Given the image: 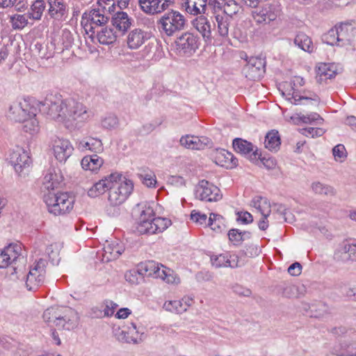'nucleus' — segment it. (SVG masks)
I'll use <instances>...</instances> for the list:
<instances>
[{
    "label": "nucleus",
    "instance_id": "obj_1",
    "mask_svg": "<svg viewBox=\"0 0 356 356\" xmlns=\"http://www.w3.org/2000/svg\"><path fill=\"white\" fill-rule=\"evenodd\" d=\"M35 104L40 106L41 113L63 123L67 129L74 128L77 122L86 121L90 118V112L83 104L73 98L62 99L56 95H50L43 102L38 104L31 99L14 102L10 106L9 117L19 122L35 117L38 111Z\"/></svg>",
    "mask_w": 356,
    "mask_h": 356
},
{
    "label": "nucleus",
    "instance_id": "obj_2",
    "mask_svg": "<svg viewBox=\"0 0 356 356\" xmlns=\"http://www.w3.org/2000/svg\"><path fill=\"white\" fill-rule=\"evenodd\" d=\"M63 180L59 169L50 168L45 174L41 191L44 193L43 199L49 213L55 216L69 213L74 207V197L67 193H54L51 191L57 188Z\"/></svg>",
    "mask_w": 356,
    "mask_h": 356
},
{
    "label": "nucleus",
    "instance_id": "obj_3",
    "mask_svg": "<svg viewBox=\"0 0 356 356\" xmlns=\"http://www.w3.org/2000/svg\"><path fill=\"white\" fill-rule=\"evenodd\" d=\"M140 214L136 230L140 234H154L163 232L171 224L168 218H154L153 209L146 204H138L134 209Z\"/></svg>",
    "mask_w": 356,
    "mask_h": 356
},
{
    "label": "nucleus",
    "instance_id": "obj_4",
    "mask_svg": "<svg viewBox=\"0 0 356 356\" xmlns=\"http://www.w3.org/2000/svg\"><path fill=\"white\" fill-rule=\"evenodd\" d=\"M43 319L49 325L58 330H72L76 327L79 322L77 312L69 307H51L43 313Z\"/></svg>",
    "mask_w": 356,
    "mask_h": 356
},
{
    "label": "nucleus",
    "instance_id": "obj_5",
    "mask_svg": "<svg viewBox=\"0 0 356 356\" xmlns=\"http://www.w3.org/2000/svg\"><path fill=\"white\" fill-rule=\"evenodd\" d=\"M186 20L183 15L175 10H168L157 21V26L161 33L172 36L184 29Z\"/></svg>",
    "mask_w": 356,
    "mask_h": 356
},
{
    "label": "nucleus",
    "instance_id": "obj_6",
    "mask_svg": "<svg viewBox=\"0 0 356 356\" xmlns=\"http://www.w3.org/2000/svg\"><path fill=\"white\" fill-rule=\"evenodd\" d=\"M138 272L143 276L161 278L168 284L180 282L179 278L171 273L170 269L165 268L163 265L160 266L154 261L140 263L138 266Z\"/></svg>",
    "mask_w": 356,
    "mask_h": 356
},
{
    "label": "nucleus",
    "instance_id": "obj_7",
    "mask_svg": "<svg viewBox=\"0 0 356 356\" xmlns=\"http://www.w3.org/2000/svg\"><path fill=\"white\" fill-rule=\"evenodd\" d=\"M122 180V176L119 175L115 178L108 190V201L111 204L117 206L125 201L134 189V184L129 179Z\"/></svg>",
    "mask_w": 356,
    "mask_h": 356
},
{
    "label": "nucleus",
    "instance_id": "obj_8",
    "mask_svg": "<svg viewBox=\"0 0 356 356\" xmlns=\"http://www.w3.org/2000/svg\"><path fill=\"white\" fill-rule=\"evenodd\" d=\"M47 261L40 259L35 266L30 268L26 275L25 284L29 291L38 289L44 282Z\"/></svg>",
    "mask_w": 356,
    "mask_h": 356
},
{
    "label": "nucleus",
    "instance_id": "obj_9",
    "mask_svg": "<svg viewBox=\"0 0 356 356\" xmlns=\"http://www.w3.org/2000/svg\"><path fill=\"white\" fill-rule=\"evenodd\" d=\"M9 161L19 175H25L31 164L29 153L21 147H16L10 154Z\"/></svg>",
    "mask_w": 356,
    "mask_h": 356
},
{
    "label": "nucleus",
    "instance_id": "obj_10",
    "mask_svg": "<svg viewBox=\"0 0 356 356\" xmlns=\"http://www.w3.org/2000/svg\"><path fill=\"white\" fill-rule=\"evenodd\" d=\"M195 196L199 200L207 202H217L222 197L220 190L205 179L200 181L197 185Z\"/></svg>",
    "mask_w": 356,
    "mask_h": 356
},
{
    "label": "nucleus",
    "instance_id": "obj_11",
    "mask_svg": "<svg viewBox=\"0 0 356 356\" xmlns=\"http://www.w3.org/2000/svg\"><path fill=\"white\" fill-rule=\"evenodd\" d=\"M88 15V22H90V23L88 24V22H86L84 24V29L86 32L88 31L92 33L89 38L93 40L95 38V28L105 25L108 22L111 17L105 13V10L98 7L92 9Z\"/></svg>",
    "mask_w": 356,
    "mask_h": 356
},
{
    "label": "nucleus",
    "instance_id": "obj_12",
    "mask_svg": "<svg viewBox=\"0 0 356 356\" xmlns=\"http://www.w3.org/2000/svg\"><path fill=\"white\" fill-rule=\"evenodd\" d=\"M174 3L175 0H138L141 10L149 15L161 14Z\"/></svg>",
    "mask_w": 356,
    "mask_h": 356
},
{
    "label": "nucleus",
    "instance_id": "obj_13",
    "mask_svg": "<svg viewBox=\"0 0 356 356\" xmlns=\"http://www.w3.org/2000/svg\"><path fill=\"white\" fill-rule=\"evenodd\" d=\"M265 72V61L261 58L251 57L243 68L245 77L252 81L259 80Z\"/></svg>",
    "mask_w": 356,
    "mask_h": 356
},
{
    "label": "nucleus",
    "instance_id": "obj_14",
    "mask_svg": "<svg viewBox=\"0 0 356 356\" xmlns=\"http://www.w3.org/2000/svg\"><path fill=\"white\" fill-rule=\"evenodd\" d=\"M198 38L193 33L186 32L179 37L175 43L179 54L191 55L198 47Z\"/></svg>",
    "mask_w": 356,
    "mask_h": 356
},
{
    "label": "nucleus",
    "instance_id": "obj_15",
    "mask_svg": "<svg viewBox=\"0 0 356 356\" xmlns=\"http://www.w3.org/2000/svg\"><path fill=\"white\" fill-rule=\"evenodd\" d=\"M53 150L59 162H65L72 154L74 148L67 139L57 138L54 140Z\"/></svg>",
    "mask_w": 356,
    "mask_h": 356
},
{
    "label": "nucleus",
    "instance_id": "obj_16",
    "mask_svg": "<svg viewBox=\"0 0 356 356\" xmlns=\"http://www.w3.org/2000/svg\"><path fill=\"white\" fill-rule=\"evenodd\" d=\"M234 150L244 156H248L252 162H256L260 159V155L257 153V149L254 150L253 145L241 138H235L232 143Z\"/></svg>",
    "mask_w": 356,
    "mask_h": 356
},
{
    "label": "nucleus",
    "instance_id": "obj_17",
    "mask_svg": "<svg viewBox=\"0 0 356 356\" xmlns=\"http://www.w3.org/2000/svg\"><path fill=\"white\" fill-rule=\"evenodd\" d=\"M21 250V245L19 244H10L0 250V268H6L17 259H20Z\"/></svg>",
    "mask_w": 356,
    "mask_h": 356
},
{
    "label": "nucleus",
    "instance_id": "obj_18",
    "mask_svg": "<svg viewBox=\"0 0 356 356\" xmlns=\"http://www.w3.org/2000/svg\"><path fill=\"white\" fill-rule=\"evenodd\" d=\"M279 6L270 4L262 8L259 12L255 13L254 18L257 23L269 24L277 19L280 15Z\"/></svg>",
    "mask_w": 356,
    "mask_h": 356
},
{
    "label": "nucleus",
    "instance_id": "obj_19",
    "mask_svg": "<svg viewBox=\"0 0 356 356\" xmlns=\"http://www.w3.org/2000/svg\"><path fill=\"white\" fill-rule=\"evenodd\" d=\"M118 177V174H111L109 176L104 177L93 184V186L88 190V195L91 197H96L104 194L106 191H108L114 179Z\"/></svg>",
    "mask_w": 356,
    "mask_h": 356
},
{
    "label": "nucleus",
    "instance_id": "obj_20",
    "mask_svg": "<svg viewBox=\"0 0 356 356\" xmlns=\"http://www.w3.org/2000/svg\"><path fill=\"white\" fill-rule=\"evenodd\" d=\"M180 144L188 149H203L211 144V140L207 137H197L195 136H186L180 138Z\"/></svg>",
    "mask_w": 356,
    "mask_h": 356
},
{
    "label": "nucleus",
    "instance_id": "obj_21",
    "mask_svg": "<svg viewBox=\"0 0 356 356\" xmlns=\"http://www.w3.org/2000/svg\"><path fill=\"white\" fill-rule=\"evenodd\" d=\"M337 74V66L333 63H320L316 68V81L319 83H325Z\"/></svg>",
    "mask_w": 356,
    "mask_h": 356
},
{
    "label": "nucleus",
    "instance_id": "obj_22",
    "mask_svg": "<svg viewBox=\"0 0 356 356\" xmlns=\"http://www.w3.org/2000/svg\"><path fill=\"white\" fill-rule=\"evenodd\" d=\"M211 264L216 268L230 267L236 268L241 266L238 256L232 255L229 258L227 254H220L211 257Z\"/></svg>",
    "mask_w": 356,
    "mask_h": 356
},
{
    "label": "nucleus",
    "instance_id": "obj_23",
    "mask_svg": "<svg viewBox=\"0 0 356 356\" xmlns=\"http://www.w3.org/2000/svg\"><path fill=\"white\" fill-rule=\"evenodd\" d=\"M148 39V33L140 29L131 31L127 36V45L131 49H137Z\"/></svg>",
    "mask_w": 356,
    "mask_h": 356
},
{
    "label": "nucleus",
    "instance_id": "obj_24",
    "mask_svg": "<svg viewBox=\"0 0 356 356\" xmlns=\"http://www.w3.org/2000/svg\"><path fill=\"white\" fill-rule=\"evenodd\" d=\"M335 28L338 34L337 38L339 40L341 46L350 44L353 38L356 33L355 29L350 24L348 23L341 24Z\"/></svg>",
    "mask_w": 356,
    "mask_h": 356
},
{
    "label": "nucleus",
    "instance_id": "obj_25",
    "mask_svg": "<svg viewBox=\"0 0 356 356\" xmlns=\"http://www.w3.org/2000/svg\"><path fill=\"white\" fill-rule=\"evenodd\" d=\"M49 15L56 20H63L67 13L66 4L62 0H49Z\"/></svg>",
    "mask_w": 356,
    "mask_h": 356
},
{
    "label": "nucleus",
    "instance_id": "obj_26",
    "mask_svg": "<svg viewBox=\"0 0 356 356\" xmlns=\"http://www.w3.org/2000/svg\"><path fill=\"white\" fill-rule=\"evenodd\" d=\"M181 4L186 12L192 15L207 12V0H181Z\"/></svg>",
    "mask_w": 356,
    "mask_h": 356
},
{
    "label": "nucleus",
    "instance_id": "obj_27",
    "mask_svg": "<svg viewBox=\"0 0 356 356\" xmlns=\"http://www.w3.org/2000/svg\"><path fill=\"white\" fill-rule=\"evenodd\" d=\"M193 25L205 40L211 39V27L207 17L203 15L197 17L193 21Z\"/></svg>",
    "mask_w": 356,
    "mask_h": 356
},
{
    "label": "nucleus",
    "instance_id": "obj_28",
    "mask_svg": "<svg viewBox=\"0 0 356 356\" xmlns=\"http://www.w3.org/2000/svg\"><path fill=\"white\" fill-rule=\"evenodd\" d=\"M113 25L119 31H127L131 26L133 19L125 12H117L112 17Z\"/></svg>",
    "mask_w": 356,
    "mask_h": 356
},
{
    "label": "nucleus",
    "instance_id": "obj_29",
    "mask_svg": "<svg viewBox=\"0 0 356 356\" xmlns=\"http://www.w3.org/2000/svg\"><path fill=\"white\" fill-rule=\"evenodd\" d=\"M291 99H293V104L296 105L317 106L320 102L319 97L314 93L309 92L307 95L304 92V95H300L295 90L292 93Z\"/></svg>",
    "mask_w": 356,
    "mask_h": 356
},
{
    "label": "nucleus",
    "instance_id": "obj_30",
    "mask_svg": "<svg viewBox=\"0 0 356 356\" xmlns=\"http://www.w3.org/2000/svg\"><path fill=\"white\" fill-rule=\"evenodd\" d=\"M103 163L104 160L97 154L85 156L81 162L84 170L91 171L99 170Z\"/></svg>",
    "mask_w": 356,
    "mask_h": 356
},
{
    "label": "nucleus",
    "instance_id": "obj_31",
    "mask_svg": "<svg viewBox=\"0 0 356 356\" xmlns=\"http://www.w3.org/2000/svg\"><path fill=\"white\" fill-rule=\"evenodd\" d=\"M216 159V163L221 165L233 167L236 166L238 163L237 159L231 152L224 149H217Z\"/></svg>",
    "mask_w": 356,
    "mask_h": 356
},
{
    "label": "nucleus",
    "instance_id": "obj_32",
    "mask_svg": "<svg viewBox=\"0 0 356 356\" xmlns=\"http://www.w3.org/2000/svg\"><path fill=\"white\" fill-rule=\"evenodd\" d=\"M137 176L146 186L149 188L155 187L156 184V176L149 168L146 167L138 168Z\"/></svg>",
    "mask_w": 356,
    "mask_h": 356
},
{
    "label": "nucleus",
    "instance_id": "obj_33",
    "mask_svg": "<svg viewBox=\"0 0 356 356\" xmlns=\"http://www.w3.org/2000/svg\"><path fill=\"white\" fill-rule=\"evenodd\" d=\"M79 148L82 151L90 150L95 153L103 151V144L101 140L96 138H88L86 140H82L79 144Z\"/></svg>",
    "mask_w": 356,
    "mask_h": 356
},
{
    "label": "nucleus",
    "instance_id": "obj_34",
    "mask_svg": "<svg viewBox=\"0 0 356 356\" xmlns=\"http://www.w3.org/2000/svg\"><path fill=\"white\" fill-rule=\"evenodd\" d=\"M123 248L118 243H107L104 247L103 257L106 261L116 259L122 254Z\"/></svg>",
    "mask_w": 356,
    "mask_h": 356
},
{
    "label": "nucleus",
    "instance_id": "obj_35",
    "mask_svg": "<svg viewBox=\"0 0 356 356\" xmlns=\"http://www.w3.org/2000/svg\"><path fill=\"white\" fill-rule=\"evenodd\" d=\"M311 189L314 194L318 195L334 196L336 194V191L332 186L318 181L312 183Z\"/></svg>",
    "mask_w": 356,
    "mask_h": 356
},
{
    "label": "nucleus",
    "instance_id": "obj_36",
    "mask_svg": "<svg viewBox=\"0 0 356 356\" xmlns=\"http://www.w3.org/2000/svg\"><path fill=\"white\" fill-rule=\"evenodd\" d=\"M294 43L302 50L309 53L312 52L314 49L311 38L302 32H300L296 35Z\"/></svg>",
    "mask_w": 356,
    "mask_h": 356
},
{
    "label": "nucleus",
    "instance_id": "obj_37",
    "mask_svg": "<svg viewBox=\"0 0 356 356\" xmlns=\"http://www.w3.org/2000/svg\"><path fill=\"white\" fill-rule=\"evenodd\" d=\"M265 147L270 151H277L281 145L279 133L276 130H271L266 136Z\"/></svg>",
    "mask_w": 356,
    "mask_h": 356
},
{
    "label": "nucleus",
    "instance_id": "obj_38",
    "mask_svg": "<svg viewBox=\"0 0 356 356\" xmlns=\"http://www.w3.org/2000/svg\"><path fill=\"white\" fill-rule=\"evenodd\" d=\"M46 5L43 0H36L31 6L26 13L31 20H40L42 17Z\"/></svg>",
    "mask_w": 356,
    "mask_h": 356
},
{
    "label": "nucleus",
    "instance_id": "obj_39",
    "mask_svg": "<svg viewBox=\"0 0 356 356\" xmlns=\"http://www.w3.org/2000/svg\"><path fill=\"white\" fill-rule=\"evenodd\" d=\"M252 205L258 210L262 216H268L271 212L270 204L266 198L257 196L252 200Z\"/></svg>",
    "mask_w": 356,
    "mask_h": 356
},
{
    "label": "nucleus",
    "instance_id": "obj_40",
    "mask_svg": "<svg viewBox=\"0 0 356 356\" xmlns=\"http://www.w3.org/2000/svg\"><path fill=\"white\" fill-rule=\"evenodd\" d=\"M215 18L217 22L219 35L222 38L227 37L230 18L225 15L220 14L216 15Z\"/></svg>",
    "mask_w": 356,
    "mask_h": 356
},
{
    "label": "nucleus",
    "instance_id": "obj_41",
    "mask_svg": "<svg viewBox=\"0 0 356 356\" xmlns=\"http://www.w3.org/2000/svg\"><path fill=\"white\" fill-rule=\"evenodd\" d=\"M29 17L27 13L15 14L10 17L11 26L14 30H22L26 26L29 22Z\"/></svg>",
    "mask_w": 356,
    "mask_h": 356
},
{
    "label": "nucleus",
    "instance_id": "obj_42",
    "mask_svg": "<svg viewBox=\"0 0 356 356\" xmlns=\"http://www.w3.org/2000/svg\"><path fill=\"white\" fill-rule=\"evenodd\" d=\"M97 38L100 44L108 45L115 41L116 36L112 29L106 27L102 29L101 31H97Z\"/></svg>",
    "mask_w": 356,
    "mask_h": 356
},
{
    "label": "nucleus",
    "instance_id": "obj_43",
    "mask_svg": "<svg viewBox=\"0 0 356 356\" xmlns=\"http://www.w3.org/2000/svg\"><path fill=\"white\" fill-rule=\"evenodd\" d=\"M131 327H128V332L122 330L118 337V339L127 343H137V339L134 337V332L138 333L136 330V325L134 323H131Z\"/></svg>",
    "mask_w": 356,
    "mask_h": 356
},
{
    "label": "nucleus",
    "instance_id": "obj_44",
    "mask_svg": "<svg viewBox=\"0 0 356 356\" xmlns=\"http://www.w3.org/2000/svg\"><path fill=\"white\" fill-rule=\"evenodd\" d=\"M163 308L170 312L182 314L186 312V305L181 300H170L163 305Z\"/></svg>",
    "mask_w": 356,
    "mask_h": 356
},
{
    "label": "nucleus",
    "instance_id": "obj_45",
    "mask_svg": "<svg viewBox=\"0 0 356 356\" xmlns=\"http://www.w3.org/2000/svg\"><path fill=\"white\" fill-rule=\"evenodd\" d=\"M333 257L335 261L339 262H347L350 261L346 241H343L338 245L334 251Z\"/></svg>",
    "mask_w": 356,
    "mask_h": 356
},
{
    "label": "nucleus",
    "instance_id": "obj_46",
    "mask_svg": "<svg viewBox=\"0 0 356 356\" xmlns=\"http://www.w3.org/2000/svg\"><path fill=\"white\" fill-rule=\"evenodd\" d=\"M241 7L234 0H225L223 6V15L230 18L233 15L236 14Z\"/></svg>",
    "mask_w": 356,
    "mask_h": 356
},
{
    "label": "nucleus",
    "instance_id": "obj_47",
    "mask_svg": "<svg viewBox=\"0 0 356 356\" xmlns=\"http://www.w3.org/2000/svg\"><path fill=\"white\" fill-rule=\"evenodd\" d=\"M22 122L24 123V130L26 132H29L30 134H33L38 131L39 123L35 117H31Z\"/></svg>",
    "mask_w": 356,
    "mask_h": 356
},
{
    "label": "nucleus",
    "instance_id": "obj_48",
    "mask_svg": "<svg viewBox=\"0 0 356 356\" xmlns=\"http://www.w3.org/2000/svg\"><path fill=\"white\" fill-rule=\"evenodd\" d=\"M118 124V119L115 115H108L102 120V126L107 129H115Z\"/></svg>",
    "mask_w": 356,
    "mask_h": 356
},
{
    "label": "nucleus",
    "instance_id": "obj_49",
    "mask_svg": "<svg viewBox=\"0 0 356 356\" xmlns=\"http://www.w3.org/2000/svg\"><path fill=\"white\" fill-rule=\"evenodd\" d=\"M337 31L336 28L330 29L326 34L324 35V41L330 45L341 46L340 41L337 38Z\"/></svg>",
    "mask_w": 356,
    "mask_h": 356
},
{
    "label": "nucleus",
    "instance_id": "obj_50",
    "mask_svg": "<svg viewBox=\"0 0 356 356\" xmlns=\"http://www.w3.org/2000/svg\"><path fill=\"white\" fill-rule=\"evenodd\" d=\"M332 154L335 161L342 162L347 156L346 148L343 145L339 144L332 149Z\"/></svg>",
    "mask_w": 356,
    "mask_h": 356
},
{
    "label": "nucleus",
    "instance_id": "obj_51",
    "mask_svg": "<svg viewBox=\"0 0 356 356\" xmlns=\"http://www.w3.org/2000/svg\"><path fill=\"white\" fill-rule=\"evenodd\" d=\"M207 11H211L217 15L219 11H223L225 0H208Z\"/></svg>",
    "mask_w": 356,
    "mask_h": 356
},
{
    "label": "nucleus",
    "instance_id": "obj_52",
    "mask_svg": "<svg viewBox=\"0 0 356 356\" xmlns=\"http://www.w3.org/2000/svg\"><path fill=\"white\" fill-rule=\"evenodd\" d=\"M221 218H222L220 215L211 213L209 218L208 225L211 227V229L216 232H221Z\"/></svg>",
    "mask_w": 356,
    "mask_h": 356
},
{
    "label": "nucleus",
    "instance_id": "obj_53",
    "mask_svg": "<svg viewBox=\"0 0 356 356\" xmlns=\"http://www.w3.org/2000/svg\"><path fill=\"white\" fill-rule=\"evenodd\" d=\"M273 210L275 213H276L278 216L277 218L282 221H287L289 220V217L287 216L289 213L287 211V209L286 207L281 204H273Z\"/></svg>",
    "mask_w": 356,
    "mask_h": 356
},
{
    "label": "nucleus",
    "instance_id": "obj_54",
    "mask_svg": "<svg viewBox=\"0 0 356 356\" xmlns=\"http://www.w3.org/2000/svg\"><path fill=\"white\" fill-rule=\"evenodd\" d=\"M260 253V250H259L257 245L254 244H250L246 245L245 249L241 251V255L248 257L250 258L258 256Z\"/></svg>",
    "mask_w": 356,
    "mask_h": 356
},
{
    "label": "nucleus",
    "instance_id": "obj_55",
    "mask_svg": "<svg viewBox=\"0 0 356 356\" xmlns=\"http://www.w3.org/2000/svg\"><path fill=\"white\" fill-rule=\"evenodd\" d=\"M311 311L316 313L315 314L316 317H321L329 312V307L324 302H318L316 305L311 307Z\"/></svg>",
    "mask_w": 356,
    "mask_h": 356
},
{
    "label": "nucleus",
    "instance_id": "obj_56",
    "mask_svg": "<svg viewBox=\"0 0 356 356\" xmlns=\"http://www.w3.org/2000/svg\"><path fill=\"white\" fill-rule=\"evenodd\" d=\"M228 237L234 245H238L242 242L241 232L238 229H230L228 232Z\"/></svg>",
    "mask_w": 356,
    "mask_h": 356
},
{
    "label": "nucleus",
    "instance_id": "obj_57",
    "mask_svg": "<svg viewBox=\"0 0 356 356\" xmlns=\"http://www.w3.org/2000/svg\"><path fill=\"white\" fill-rule=\"evenodd\" d=\"M301 133L307 137L311 136L312 138H314V136H322L324 134V131L321 128L309 127L301 129Z\"/></svg>",
    "mask_w": 356,
    "mask_h": 356
},
{
    "label": "nucleus",
    "instance_id": "obj_58",
    "mask_svg": "<svg viewBox=\"0 0 356 356\" xmlns=\"http://www.w3.org/2000/svg\"><path fill=\"white\" fill-rule=\"evenodd\" d=\"M191 219L198 225H203L206 224L207 216L206 214L193 210L191 213Z\"/></svg>",
    "mask_w": 356,
    "mask_h": 356
},
{
    "label": "nucleus",
    "instance_id": "obj_59",
    "mask_svg": "<svg viewBox=\"0 0 356 356\" xmlns=\"http://www.w3.org/2000/svg\"><path fill=\"white\" fill-rule=\"evenodd\" d=\"M20 0H0V8H6L15 6L17 10H19L23 6H21Z\"/></svg>",
    "mask_w": 356,
    "mask_h": 356
},
{
    "label": "nucleus",
    "instance_id": "obj_60",
    "mask_svg": "<svg viewBox=\"0 0 356 356\" xmlns=\"http://www.w3.org/2000/svg\"><path fill=\"white\" fill-rule=\"evenodd\" d=\"M300 121L304 123H311L314 121H322L323 119L321 116L316 113H312L309 115H299V118Z\"/></svg>",
    "mask_w": 356,
    "mask_h": 356
},
{
    "label": "nucleus",
    "instance_id": "obj_61",
    "mask_svg": "<svg viewBox=\"0 0 356 356\" xmlns=\"http://www.w3.org/2000/svg\"><path fill=\"white\" fill-rule=\"evenodd\" d=\"M349 285V283L345 280H337L335 281L333 285V288L338 292L345 296V293L347 291Z\"/></svg>",
    "mask_w": 356,
    "mask_h": 356
},
{
    "label": "nucleus",
    "instance_id": "obj_62",
    "mask_svg": "<svg viewBox=\"0 0 356 356\" xmlns=\"http://www.w3.org/2000/svg\"><path fill=\"white\" fill-rule=\"evenodd\" d=\"M237 220L243 224H249L253 221L252 216L248 211H241L237 213Z\"/></svg>",
    "mask_w": 356,
    "mask_h": 356
},
{
    "label": "nucleus",
    "instance_id": "obj_63",
    "mask_svg": "<svg viewBox=\"0 0 356 356\" xmlns=\"http://www.w3.org/2000/svg\"><path fill=\"white\" fill-rule=\"evenodd\" d=\"M106 307L104 309V314L105 316H111L113 314L115 309L118 307V305L114 303L113 301L106 300Z\"/></svg>",
    "mask_w": 356,
    "mask_h": 356
},
{
    "label": "nucleus",
    "instance_id": "obj_64",
    "mask_svg": "<svg viewBox=\"0 0 356 356\" xmlns=\"http://www.w3.org/2000/svg\"><path fill=\"white\" fill-rule=\"evenodd\" d=\"M346 245L350 261H356V243H350L346 241Z\"/></svg>",
    "mask_w": 356,
    "mask_h": 356
}]
</instances>
